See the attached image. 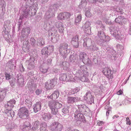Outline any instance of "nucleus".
Listing matches in <instances>:
<instances>
[{
    "instance_id": "nucleus-1",
    "label": "nucleus",
    "mask_w": 131,
    "mask_h": 131,
    "mask_svg": "<svg viewBox=\"0 0 131 131\" xmlns=\"http://www.w3.org/2000/svg\"><path fill=\"white\" fill-rule=\"evenodd\" d=\"M15 102L16 101L15 100L12 99L8 102L7 104L5 105L6 110H5L4 112L7 114V116L12 118L14 116V112L11 109L14 107Z\"/></svg>"
},
{
    "instance_id": "nucleus-2",
    "label": "nucleus",
    "mask_w": 131,
    "mask_h": 131,
    "mask_svg": "<svg viewBox=\"0 0 131 131\" xmlns=\"http://www.w3.org/2000/svg\"><path fill=\"white\" fill-rule=\"evenodd\" d=\"M84 41L83 46L87 47L88 49L91 52H94L98 50V47L95 44L92 43L90 38L86 37L84 39Z\"/></svg>"
},
{
    "instance_id": "nucleus-3",
    "label": "nucleus",
    "mask_w": 131,
    "mask_h": 131,
    "mask_svg": "<svg viewBox=\"0 0 131 131\" xmlns=\"http://www.w3.org/2000/svg\"><path fill=\"white\" fill-rule=\"evenodd\" d=\"M117 29L118 30V29L116 27L113 28V29L110 31L111 34L117 39L120 40L124 39L126 37L124 33L123 32H121L120 31Z\"/></svg>"
},
{
    "instance_id": "nucleus-4",
    "label": "nucleus",
    "mask_w": 131,
    "mask_h": 131,
    "mask_svg": "<svg viewBox=\"0 0 131 131\" xmlns=\"http://www.w3.org/2000/svg\"><path fill=\"white\" fill-rule=\"evenodd\" d=\"M68 45L67 43L61 44L59 47V51L60 54L64 58H66L69 50L68 49Z\"/></svg>"
},
{
    "instance_id": "nucleus-5",
    "label": "nucleus",
    "mask_w": 131,
    "mask_h": 131,
    "mask_svg": "<svg viewBox=\"0 0 131 131\" xmlns=\"http://www.w3.org/2000/svg\"><path fill=\"white\" fill-rule=\"evenodd\" d=\"M57 80L56 78L47 80L45 83V88L47 90L52 89L56 84Z\"/></svg>"
},
{
    "instance_id": "nucleus-6",
    "label": "nucleus",
    "mask_w": 131,
    "mask_h": 131,
    "mask_svg": "<svg viewBox=\"0 0 131 131\" xmlns=\"http://www.w3.org/2000/svg\"><path fill=\"white\" fill-rule=\"evenodd\" d=\"M18 115L23 119L28 118L29 117L28 111L25 107H23L18 111Z\"/></svg>"
},
{
    "instance_id": "nucleus-7",
    "label": "nucleus",
    "mask_w": 131,
    "mask_h": 131,
    "mask_svg": "<svg viewBox=\"0 0 131 131\" xmlns=\"http://www.w3.org/2000/svg\"><path fill=\"white\" fill-rule=\"evenodd\" d=\"M80 69L83 73L82 75L80 77V80L83 82H88V79L87 76L88 74V72L87 71V68L85 65L81 66L80 67Z\"/></svg>"
},
{
    "instance_id": "nucleus-8",
    "label": "nucleus",
    "mask_w": 131,
    "mask_h": 131,
    "mask_svg": "<svg viewBox=\"0 0 131 131\" xmlns=\"http://www.w3.org/2000/svg\"><path fill=\"white\" fill-rule=\"evenodd\" d=\"M50 127L51 130L53 131H60L62 128L63 126L57 122H54L51 125Z\"/></svg>"
},
{
    "instance_id": "nucleus-9",
    "label": "nucleus",
    "mask_w": 131,
    "mask_h": 131,
    "mask_svg": "<svg viewBox=\"0 0 131 131\" xmlns=\"http://www.w3.org/2000/svg\"><path fill=\"white\" fill-rule=\"evenodd\" d=\"M84 99L90 104L93 103L94 97L92 95L91 92L90 91L86 93L85 95L84 96Z\"/></svg>"
},
{
    "instance_id": "nucleus-10",
    "label": "nucleus",
    "mask_w": 131,
    "mask_h": 131,
    "mask_svg": "<svg viewBox=\"0 0 131 131\" xmlns=\"http://www.w3.org/2000/svg\"><path fill=\"white\" fill-rule=\"evenodd\" d=\"M103 73L109 79H112L113 77V72L108 67H105L103 69Z\"/></svg>"
},
{
    "instance_id": "nucleus-11",
    "label": "nucleus",
    "mask_w": 131,
    "mask_h": 131,
    "mask_svg": "<svg viewBox=\"0 0 131 131\" xmlns=\"http://www.w3.org/2000/svg\"><path fill=\"white\" fill-rule=\"evenodd\" d=\"M91 25L89 22L87 21L82 27L85 32L87 34L90 35L91 33V27L90 26Z\"/></svg>"
},
{
    "instance_id": "nucleus-12",
    "label": "nucleus",
    "mask_w": 131,
    "mask_h": 131,
    "mask_svg": "<svg viewBox=\"0 0 131 131\" xmlns=\"http://www.w3.org/2000/svg\"><path fill=\"white\" fill-rule=\"evenodd\" d=\"M30 29L29 28L27 27L26 28H23L22 33L23 35L21 37V39L22 40H26L27 39H26L28 37V35L30 33Z\"/></svg>"
},
{
    "instance_id": "nucleus-13",
    "label": "nucleus",
    "mask_w": 131,
    "mask_h": 131,
    "mask_svg": "<svg viewBox=\"0 0 131 131\" xmlns=\"http://www.w3.org/2000/svg\"><path fill=\"white\" fill-rule=\"evenodd\" d=\"M35 59L34 58H30V59L26 61V64L27 65V68L29 70H32L35 67Z\"/></svg>"
},
{
    "instance_id": "nucleus-14",
    "label": "nucleus",
    "mask_w": 131,
    "mask_h": 131,
    "mask_svg": "<svg viewBox=\"0 0 131 131\" xmlns=\"http://www.w3.org/2000/svg\"><path fill=\"white\" fill-rule=\"evenodd\" d=\"M80 99V98L79 97L68 96L67 98V103L69 104H73L74 103L79 101Z\"/></svg>"
},
{
    "instance_id": "nucleus-15",
    "label": "nucleus",
    "mask_w": 131,
    "mask_h": 131,
    "mask_svg": "<svg viewBox=\"0 0 131 131\" xmlns=\"http://www.w3.org/2000/svg\"><path fill=\"white\" fill-rule=\"evenodd\" d=\"M71 15L68 12H64L60 13L58 15V19H67L70 18Z\"/></svg>"
},
{
    "instance_id": "nucleus-16",
    "label": "nucleus",
    "mask_w": 131,
    "mask_h": 131,
    "mask_svg": "<svg viewBox=\"0 0 131 131\" xmlns=\"http://www.w3.org/2000/svg\"><path fill=\"white\" fill-rule=\"evenodd\" d=\"M0 18L3 17L5 12V7L4 5V2L3 0H0Z\"/></svg>"
},
{
    "instance_id": "nucleus-17",
    "label": "nucleus",
    "mask_w": 131,
    "mask_h": 131,
    "mask_svg": "<svg viewBox=\"0 0 131 131\" xmlns=\"http://www.w3.org/2000/svg\"><path fill=\"white\" fill-rule=\"evenodd\" d=\"M79 36L78 35L73 37L71 40V43L75 48H78L79 46Z\"/></svg>"
},
{
    "instance_id": "nucleus-18",
    "label": "nucleus",
    "mask_w": 131,
    "mask_h": 131,
    "mask_svg": "<svg viewBox=\"0 0 131 131\" xmlns=\"http://www.w3.org/2000/svg\"><path fill=\"white\" fill-rule=\"evenodd\" d=\"M74 113L75 119L77 121H81L83 119L84 116L83 114L80 112H78L77 111H73Z\"/></svg>"
},
{
    "instance_id": "nucleus-19",
    "label": "nucleus",
    "mask_w": 131,
    "mask_h": 131,
    "mask_svg": "<svg viewBox=\"0 0 131 131\" xmlns=\"http://www.w3.org/2000/svg\"><path fill=\"white\" fill-rule=\"evenodd\" d=\"M48 106L51 110V113L52 114L54 115H56V113H55L54 111L56 110L55 109L54 101H51L48 102Z\"/></svg>"
},
{
    "instance_id": "nucleus-20",
    "label": "nucleus",
    "mask_w": 131,
    "mask_h": 131,
    "mask_svg": "<svg viewBox=\"0 0 131 131\" xmlns=\"http://www.w3.org/2000/svg\"><path fill=\"white\" fill-rule=\"evenodd\" d=\"M30 124L29 122H26L24 125L20 127V130L21 131H26L30 128Z\"/></svg>"
},
{
    "instance_id": "nucleus-21",
    "label": "nucleus",
    "mask_w": 131,
    "mask_h": 131,
    "mask_svg": "<svg viewBox=\"0 0 131 131\" xmlns=\"http://www.w3.org/2000/svg\"><path fill=\"white\" fill-rule=\"evenodd\" d=\"M83 74V73L82 71L80 69V68L75 73V75L73 77V79L75 81H77L78 80H80V77Z\"/></svg>"
},
{
    "instance_id": "nucleus-22",
    "label": "nucleus",
    "mask_w": 131,
    "mask_h": 131,
    "mask_svg": "<svg viewBox=\"0 0 131 131\" xmlns=\"http://www.w3.org/2000/svg\"><path fill=\"white\" fill-rule=\"evenodd\" d=\"M59 95V92L58 91H54L50 96H48L47 98L52 99H56L58 98Z\"/></svg>"
},
{
    "instance_id": "nucleus-23",
    "label": "nucleus",
    "mask_w": 131,
    "mask_h": 131,
    "mask_svg": "<svg viewBox=\"0 0 131 131\" xmlns=\"http://www.w3.org/2000/svg\"><path fill=\"white\" fill-rule=\"evenodd\" d=\"M49 68L48 65L44 63L40 66L39 69L41 72L44 73L47 72Z\"/></svg>"
},
{
    "instance_id": "nucleus-24",
    "label": "nucleus",
    "mask_w": 131,
    "mask_h": 131,
    "mask_svg": "<svg viewBox=\"0 0 131 131\" xmlns=\"http://www.w3.org/2000/svg\"><path fill=\"white\" fill-rule=\"evenodd\" d=\"M52 117V115L49 112L45 113L42 115L43 119L46 121L49 120Z\"/></svg>"
},
{
    "instance_id": "nucleus-25",
    "label": "nucleus",
    "mask_w": 131,
    "mask_h": 131,
    "mask_svg": "<svg viewBox=\"0 0 131 131\" xmlns=\"http://www.w3.org/2000/svg\"><path fill=\"white\" fill-rule=\"evenodd\" d=\"M41 106V103L40 102H36L35 104L33 105V109L35 113H36L40 110Z\"/></svg>"
},
{
    "instance_id": "nucleus-26",
    "label": "nucleus",
    "mask_w": 131,
    "mask_h": 131,
    "mask_svg": "<svg viewBox=\"0 0 131 131\" xmlns=\"http://www.w3.org/2000/svg\"><path fill=\"white\" fill-rule=\"evenodd\" d=\"M31 7H30L29 9V10H26L24 12L23 16L24 17H26L29 14H30L31 13H33L32 11H33L35 13L36 12L37 10L36 8L32 9H31Z\"/></svg>"
},
{
    "instance_id": "nucleus-27",
    "label": "nucleus",
    "mask_w": 131,
    "mask_h": 131,
    "mask_svg": "<svg viewBox=\"0 0 131 131\" xmlns=\"http://www.w3.org/2000/svg\"><path fill=\"white\" fill-rule=\"evenodd\" d=\"M17 81L16 83L17 84L19 85L20 86H21V85L24 81V80L23 77L21 76L20 75H19L18 74L17 76Z\"/></svg>"
},
{
    "instance_id": "nucleus-28",
    "label": "nucleus",
    "mask_w": 131,
    "mask_h": 131,
    "mask_svg": "<svg viewBox=\"0 0 131 131\" xmlns=\"http://www.w3.org/2000/svg\"><path fill=\"white\" fill-rule=\"evenodd\" d=\"M39 122L37 120L35 121L32 123L31 129L34 131L36 130L39 128Z\"/></svg>"
},
{
    "instance_id": "nucleus-29",
    "label": "nucleus",
    "mask_w": 131,
    "mask_h": 131,
    "mask_svg": "<svg viewBox=\"0 0 131 131\" xmlns=\"http://www.w3.org/2000/svg\"><path fill=\"white\" fill-rule=\"evenodd\" d=\"M55 26L59 28V32L62 33L64 29V27L62 25V23L61 22H58L56 23Z\"/></svg>"
},
{
    "instance_id": "nucleus-30",
    "label": "nucleus",
    "mask_w": 131,
    "mask_h": 131,
    "mask_svg": "<svg viewBox=\"0 0 131 131\" xmlns=\"http://www.w3.org/2000/svg\"><path fill=\"white\" fill-rule=\"evenodd\" d=\"M13 60H9L7 64V66L10 70H13L16 68V66H14L13 63Z\"/></svg>"
},
{
    "instance_id": "nucleus-31",
    "label": "nucleus",
    "mask_w": 131,
    "mask_h": 131,
    "mask_svg": "<svg viewBox=\"0 0 131 131\" xmlns=\"http://www.w3.org/2000/svg\"><path fill=\"white\" fill-rule=\"evenodd\" d=\"M78 109L76 110V108H74V110L75 111H77L78 112H84L85 108V105L84 104L78 105H77Z\"/></svg>"
},
{
    "instance_id": "nucleus-32",
    "label": "nucleus",
    "mask_w": 131,
    "mask_h": 131,
    "mask_svg": "<svg viewBox=\"0 0 131 131\" xmlns=\"http://www.w3.org/2000/svg\"><path fill=\"white\" fill-rule=\"evenodd\" d=\"M54 105L55 107L54 108L56 109V110H55L54 112L55 113H56V114L58 112L57 109L61 108L62 106V105L61 104L57 101H54Z\"/></svg>"
},
{
    "instance_id": "nucleus-33",
    "label": "nucleus",
    "mask_w": 131,
    "mask_h": 131,
    "mask_svg": "<svg viewBox=\"0 0 131 131\" xmlns=\"http://www.w3.org/2000/svg\"><path fill=\"white\" fill-rule=\"evenodd\" d=\"M86 57V55L85 52H80L79 55L80 59L81 60H82L83 63L86 62V61H85V57Z\"/></svg>"
},
{
    "instance_id": "nucleus-34",
    "label": "nucleus",
    "mask_w": 131,
    "mask_h": 131,
    "mask_svg": "<svg viewBox=\"0 0 131 131\" xmlns=\"http://www.w3.org/2000/svg\"><path fill=\"white\" fill-rule=\"evenodd\" d=\"M53 16V15L52 13L49 11H47L45 15V18L47 19H48L49 20V19L51 18Z\"/></svg>"
},
{
    "instance_id": "nucleus-35",
    "label": "nucleus",
    "mask_w": 131,
    "mask_h": 131,
    "mask_svg": "<svg viewBox=\"0 0 131 131\" xmlns=\"http://www.w3.org/2000/svg\"><path fill=\"white\" fill-rule=\"evenodd\" d=\"M122 19L123 20H126V18H124V16H119L117 18H116L115 21L116 23L120 24V23L122 22Z\"/></svg>"
},
{
    "instance_id": "nucleus-36",
    "label": "nucleus",
    "mask_w": 131,
    "mask_h": 131,
    "mask_svg": "<svg viewBox=\"0 0 131 131\" xmlns=\"http://www.w3.org/2000/svg\"><path fill=\"white\" fill-rule=\"evenodd\" d=\"M57 31L56 29H54V27H53L50 30L49 32V36H55V34L56 32Z\"/></svg>"
},
{
    "instance_id": "nucleus-37",
    "label": "nucleus",
    "mask_w": 131,
    "mask_h": 131,
    "mask_svg": "<svg viewBox=\"0 0 131 131\" xmlns=\"http://www.w3.org/2000/svg\"><path fill=\"white\" fill-rule=\"evenodd\" d=\"M47 124L44 122L42 123L40 125V128L41 131H48L46 129Z\"/></svg>"
},
{
    "instance_id": "nucleus-38",
    "label": "nucleus",
    "mask_w": 131,
    "mask_h": 131,
    "mask_svg": "<svg viewBox=\"0 0 131 131\" xmlns=\"http://www.w3.org/2000/svg\"><path fill=\"white\" fill-rule=\"evenodd\" d=\"M6 92L4 90H1L0 92V101H2V100L5 96Z\"/></svg>"
},
{
    "instance_id": "nucleus-39",
    "label": "nucleus",
    "mask_w": 131,
    "mask_h": 131,
    "mask_svg": "<svg viewBox=\"0 0 131 131\" xmlns=\"http://www.w3.org/2000/svg\"><path fill=\"white\" fill-rule=\"evenodd\" d=\"M98 35L99 38L101 40H102L105 38L104 36L105 35L103 31H100L98 32Z\"/></svg>"
},
{
    "instance_id": "nucleus-40",
    "label": "nucleus",
    "mask_w": 131,
    "mask_h": 131,
    "mask_svg": "<svg viewBox=\"0 0 131 131\" xmlns=\"http://www.w3.org/2000/svg\"><path fill=\"white\" fill-rule=\"evenodd\" d=\"M47 47H45L43 48L41 51V53L43 55H45V56L47 57L48 53V51H47Z\"/></svg>"
},
{
    "instance_id": "nucleus-41",
    "label": "nucleus",
    "mask_w": 131,
    "mask_h": 131,
    "mask_svg": "<svg viewBox=\"0 0 131 131\" xmlns=\"http://www.w3.org/2000/svg\"><path fill=\"white\" fill-rule=\"evenodd\" d=\"M67 74L66 73L62 74L60 75V80L61 81H67Z\"/></svg>"
},
{
    "instance_id": "nucleus-42",
    "label": "nucleus",
    "mask_w": 131,
    "mask_h": 131,
    "mask_svg": "<svg viewBox=\"0 0 131 131\" xmlns=\"http://www.w3.org/2000/svg\"><path fill=\"white\" fill-rule=\"evenodd\" d=\"M37 42L40 46H42L45 44V42L42 38L39 37L37 40Z\"/></svg>"
},
{
    "instance_id": "nucleus-43",
    "label": "nucleus",
    "mask_w": 131,
    "mask_h": 131,
    "mask_svg": "<svg viewBox=\"0 0 131 131\" xmlns=\"http://www.w3.org/2000/svg\"><path fill=\"white\" fill-rule=\"evenodd\" d=\"M14 124H9L6 126V128L9 131H12L14 128Z\"/></svg>"
},
{
    "instance_id": "nucleus-44",
    "label": "nucleus",
    "mask_w": 131,
    "mask_h": 131,
    "mask_svg": "<svg viewBox=\"0 0 131 131\" xmlns=\"http://www.w3.org/2000/svg\"><path fill=\"white\" fill-rule=\"evenodd\" d=\"M10 21L9 20L5 21L4 23V28L6 29L7 28L10 26Z\"/></svg>"
},
{
    "instance_id": "nucleus-45",
    "label": "nucleus",
    "mask_w": 131,
    "mask_h": 131,
    "mask_svg": "<svg viewBox=\"0 0 131 131\" xmlns=\"http://www.w3.org/2000/svg\"><path fill=\"white\" fill-rule=\"evenodd\" d=\"M82 18L80 14H78L75 19V22L77 24L79 23L81 21Z\"/></svg>"
},
{
    "instance_id": "nucleus-46",
    "label": "nucleus",
    "mask_w": 131,
    "mask_h": 131,
    "mask_svg": "<svg viewBox=\"0 0 131 131\" xmlns=\"http://www.w3.org/2000/svg\"><path fill=\"white\" fill-rule=\"evenodd\" d=\"M69 64L68 62H63L62 67L63 69L66 70L69 67Z\"/></svg>"
},
{
    "instance_id": "nucleus-47",
    "label": "nucleus",
    "mask_w": 131,
    "mask_h": 131,
    "mask_svg": "<svg viewBox=\"0 0 131 131\" xmlns=\"http://www.w3.org/2000/svg\"><path fill=\"white\" fill-rule=\"evenodd\" d=\"M67 76V81H69L73 80V77L71 74L66 73Z\"/></svg>"
},
{
    "instance_id": "nucleus-48",
    "label": "nucleus",
    "mask_w": 131,
    "mask_h": 131,
    "mask_svg": "<svg viewBox=\"0 0 131 131\" xmlns=\"http://www.w3.org/2000/svg\"><path fill=\"white\" fill-rule=\"evenodd\" d=\"M47 51H48V53L49 54L53 52L54 49V46L52 45L49 46L48 47H47Z\"/></svg>"
},
{
    "instance_id": "nucleus-49",
    "label": "nucleus",
    "mask_w": 131,
    "mask_h": 131,
    "mask_svg": "<svg viewBox=\"0 0 131 131\" xmlns=\"http://www.w3.org/2000/svg\"><path fill=\"white\" fill-rule=\"evenodd\" d=\"M87 2L86 0H82L80 5L82 7H84L87 4Z\"/></svg>"
},
{
    "instance_id": "nucleus-50",
    "label": "nucleus",
    "mask_w": 131,
    "mask_h": 131,
    "mask_svg": "<svg viewBox=\"0 0 131 131\" xmlns=\"http://www.w3.org/2000/svg\"><path fill=\"white\" fill-rule=\"evenodd\" d=\"M9 82L11 86L13 87L15 84V78H13L12 79H10Z\"/></svg>"
},
{
    "instance_id": "nucleus-51",
    "label": "nucleus",
    "mask_w": 131,
    "mask_h": 131,
    "mask_svg": "<svg viewBox=\"0 0 131 131\" xmlns=\"http://www.w3.org/2000/svg\"><path fill=\"white\" fill-rule=\"evenodd\" d=\"M114 10L117 12L120 13L121 14H123L124 13L123 9H121L119 7H117L116 8H115Z\"/></svg>"
},
{
    "instance_id": "nucleus-52",
    "label": "nucleus",
    "mask_w": 131,
    "mask_h": 131,
    "mask_svg": "<svg viewBox=\"0 0 131 131\" xmlns=\"http://www.w3.org/2000/svg\"><path fill=\"white\" fill-rule=\"evenodd\" d=\"M85 15L87 17H90L92 16V14H91L90 11L89 10L86 11Z\"/></svg>"
},
{
    "instance_id": "nucleus-53",
    "label": "nucleus",
    "mask_w": 131,
    "mask_h": 131,
    "mask_svg": "<svg viewBox=\"0 0 131 131\" xmlns=\"http://www.w3.org/2000/svg\"><path fill=\"white\" fill-rule=\"evenodd\" d=\"M30 42L32 45H34L36 43L35 40L33 38H31L30 39Z\"/></svg>"
},
{
    "instance_id": "nucleus-54",
    "label": "nucleus",
    "mask_w": 131,
    "mask_h": 131,
    "mask_svg": "<svg viewBox=\"0 0 131 131\" xmlns=\"http://www.w3.org/2000/svg\"><path fill=\"white\" fill-rule=\"evenodd\" d=\"M105 38L103 40V41H105L106 42H108L110 40V37L108 36H104Z\"/></svg>"
},
{
    "instance_id": "nucleus-55",
    "label": "nucleus",
    "mask_w": 131,
    "mask_h": 131,
    "mask_svg": "<svg viewBox=\"0 0 131 131\" xmlns=\"http://www.w3.org/2000/svg\"><path fill=\"white\" fill-rule=\"evenodd\" d=\"M5 78L6 80H8L10 79V74L9 73H8L6 72L5 73Z\"/></svg>"
},
{
    "instance_id": "nucleus-56",
    "label": "nucleus",
    "mask_w": 131,
    "mask_h": 131,
    "mask_svg": "<svg viewBox=\"0 0 131 131\" xmlns=\"http://www.w3.org/2000/svg\"><path fill=\"white\" fill-rule=\"evenodd\" d=\"M6 29H5L2 32V34L4 37H5L6 35H7L8 34V31L6 30Z\"/></svg>"
},
{
    "instance_id": "nucleus-57",
    "label": "nucleus",
    "mask_w": 131,
    "mask_h": 131,
    "mask_svg": "<svg viewBox=\"0 0 131 131\" xmlns=\"http://www.w3.org/2000/svg\"><path fill=\"white\" fill-rule=\"evenodd\" d=\"M104 124V122L103 121H97V125H98L101 126L103 125Z\"/></svg>"
},
{
    "instance_id": "nucleus-58",
    "label": "nucleus",
    "mask_w": 131,
    "mask_h": 131,
    "mask_svg": "<svg viewBox=\"0 0 131 131\" xmlns=\"http://www.w3.org/2000/svg\"><path fill=\"white\" fill-rule=\"evenodd\" d=\"M62 112L64 114H66L69 112V110L67 108H63L62 110Z\"/></svg>"
},
{
    "instance_id": "nucleus-59",
    "label": "nucleus",
    "mask_w": 131,
    "mask_h": 131,
    "mask_svg": "<svg viewBox=\"0 0 131 131\" xmlns=\"http://www.w3.org/2000/svg\"><path fill=\"white\" fill-rule=\"evenodd\" d=\"M35 93L37 95H39L41 94V90L37 89Z\"/></svg>"
},
{
    "instance_id": "nucleus-60",
    "label": "nucleus",
    "mask_w": 131,
    "mask_h": 131,
    "mask_svg": "<svg viewBox=\"0 0 131 131\" xmlns=\"http://www.w3.org/2000/svg\"><path fill=\"white\" fill-rule=\"evenodd\" d=\"M80 90V89L79 88H76L74 89L71 90V91H74V92L76 93L79 91Z\"/></svg>"
},
{
    "instance_id": "nucleus-61",
    "label": "nucleus",
    "mask_w": 131,
    "mask_h": 131,
    "mask_svg": "<svg viewBox=\"0 0 131 131\" xmlns=\"http://www.w3.org/2000/svg\"><path fill=\"white\" fill-rule=\"evenodd\" d=\"M126 124H127L130 125L131 124L130 120L129 118L127 117L126 118Z\"/></svg>"
},
{
    "instance_id": "nucleus-62",
    "label": "nucleus",
    "mask_w": 131,
    "mask_h": 131,
    "mask_svg": "<svg viewBox=\"0 0 131 131\" xmlns=\"http://www.w3.org/2000/svg\"><path fill=\"white\" fill-rule=\"evenodd\" d=\"M88 58V59L87 60V59L85 60V61H86V62H84L83 63L84 64L86 63L89 64H90L91 63V61L90 59H89Z\"/></svg>"
},
{
    "instance_id": "nucleus-63",
    "label": "nucleus",
    "mask_w": 131,
    "mask_h": 131,
    "mask_svg": "<svg viewBox=\"0 0 131 131\" xmlns=\"http://www.w3.org/2000/svg\"><path fill=\"white\" fill-rule=\"evenodd\" d=\"M52 60L50 59H48L47 61V65H50L51 63Z\"/></svg>"
},
{
    "instance_id": "nucleus-64",
    "label": "nucleus",
    "mask_w": 131,
    "mask_h": 131,
    "mask_svg": "<svg viewBox=\"0 0 131 131\" xmlns=\"http://www.w3.org/2000/svg\"><path fill=\"white\" fill-rule=\"evenodd\" d=\"M123 92L121 90H119L117 93V94L118 95H120L122 94Z\"/></svg>"
}]
</instances>
